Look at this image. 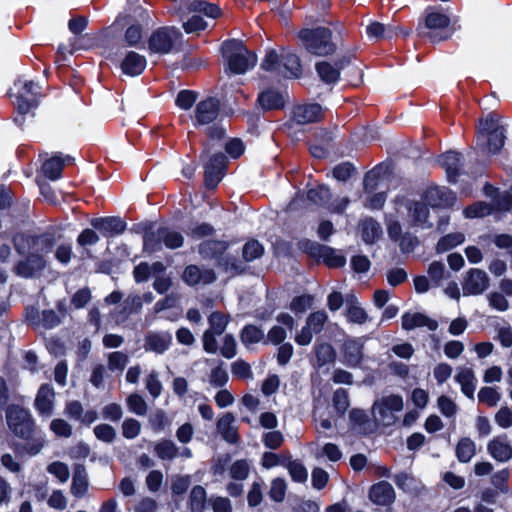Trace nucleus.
Listing matches in <instances>:
<instances>
[{
  "label": "nucleus",
  "instance_id": "f257e3e1",
  "mask_svg": "<svg viewBox=\"0 0 512 512\" xmlns=\"http://www.w3.org/2000/svg\"><path fill=\"white\" fill-rule=\"evenodd\" d=\"M6 421L10 431L24 444L17 447L20 453L35 456L45 445V435L36 427L35 421L28 410L19 405L6 408Z\"/></svg>",
  "mask_w": 512,
  "mask_h": 512
},
{
  "label": "nucleus",
  "instance_id": "f03ea898",
  "mask_svg": "<svg viewBox=\"0 0 512 512\" xmlns=\"http://www.w3.org/2000/svg\"><path fill=\"white\" fill-rule=\"evenodd\" d=\"M261 68L285 78H298L302 73L299 57L283 47L268 49Z\"/></svg>",
  "mask_w": 512,
  "mask_h": 512
},
{
  "label": "nucleus",
  "instance_id": "7ed1b4c3",
  "mask_svg": "<svg viewBox=\"0 0 512 512\" xmlns=\"http://www.w3.org/2000/svg\"><path fill=\"white\" fill-rule=\"evenodd\" d=\"M183 235L170 227L161 226L156 230L145 232L143 248L145 252L155 253L161 251L163 246L168 249H177L183 245Z\"/></svg>",
  "mask_w": 512,
  "mask_h": 512
},
{
  "label": "nucleus",
  "instance_id": "20e7f679",
  "mask_svg": "<svg viewBox=\"0 0 512 512\" xmlns=\"http://www.w3.org/2000/svg\"><path fill=\"white\" fill-rule=\"evenodd\" d=\"M505 138V130L495 116L490 115L480 121L477 145H486L489 153L496 154L504 146Z\"/></svg>",
  "mask_w": 512,
  "mask_h": 512
},
{
  "label": "nucleus",
  "instance_id": "39448f33",
  "mask_svg": "<svg viewBox=\"0 0 512 512\" xmlns=\"http://www.w3.org/2000/svg\"><path fill=\"white\" fill-rule=\"evenodd\" d=\"M404 402L400 395L391 394L376 400L372 406L375 421L385 427L397 423V414L403 410Z\"/></svg>",
  "mask_w": 512,
  "mask_h": 512
},
{
  "label": "nucleus",
  "instance_id": "423d86ee",
  "mask_svg": "<svg viewBox=\"0 0 512 512\" xmlns=\"http://www.w3.org/2000/svg\"><path fill=\"white\" fill-rule=\"evenodd\" d=\"M111 34H72L67 43H61L58 52L65 56L79 50L92 48L106 49L110 43Z\"/></svg>",
  "mask_w": 512,
  "mask_h": 512
},
{
  "label": "nucleus",
  "instance_id": "0eeeda50",
  "mask_svg": "<svg viewBox=\"0 0 512 512\" xmlns=\"http://www.w3.org/2000/svg\"><path fill=\"white\" fill-rule=\"evenodd\" d=\"M14 245L19 254L31 252L33 254L41 255L44 258L45 255L52 251L54 246V236L49 233L39 236H26L20 234L14 237Z\"/></svg>",
  "mask_w": 512,
  "mask_h": 512
},
{
  "label": "nucleus",
  "instance_id": "6e6552de",
  "mask_svg": "<svg viewBox=\"0 0 512 512\" xmlns=\"http://www.w3.org/2000/svg\"><path fill=\"white\" fill-rule=\"evenodd\" d=\"M301 43L306 50L316 56L333 54L337 49V43L331 38V34H300Z\"/></svg>",
  "mask_w": 512,
  "mask_h": 512
},
{
  "label": "nucleus",
  "instance_id": "1a4fd4ad",
  "mask_svg": "<svg viewBox=\"0 0 512 512\" xmlns=\"http://www.w3.org/2000/svg\"><path fill=\"white\" fill-rule=\"evenodd\" d=\"M147 51L150 54L164 55L179 50L181 39L179 34H149Z\"/></svg>",
  "mask_w": 512,
  "mask_h": 512
},
{
  "label": "nucleus",
  "instance_id": "9d476101",
  "mask_svg": "<svg viewBox=\"0 0 512 512\" xmlns=\"http://www.w3.org/2000/svg\"><path fill=\"white\" fill-rule=\"evenodd\" d=\"M220 103L214 97L199 101L194 109L192 121L194 126H206L213 123L219 116Z\"/></svg>",
  "mask_w": 512,
  "mask_h": 512
},
{
  "label": "nucleus",
  "instance_id": "9b49d317",
  "mask_svg": "<svg viewBox=\"0 0 512 512\" xmlns=\"http://www.w3.org/2000/svg\"><path fill=\"white\" fill-rule=\"evenodd\" d=\"M305 250L313 257L323 260L329 267H342L346 263L343 255L337 253L333 248L317 242H307Z\"/></svg>",
  "mask_w": 512,
  "mask_h": 512
},
{
  "label": "nucleus",
  "instance_id": "f8f14e48",
  "mask_svg": "<svg viewBox=\"0 0 512 512\" xmlns=\"http://www.w3.org/2000/svg\"><path fill=\"white\" fill-rule=\"evenodd\" d=\"M489 286V278L485 271L472 268L466 272L462 282L464 296L482 294Z\"/></svg>",
  "mask_w": 512,
  "mask_h": 512
},
{
  "label": "nucleus",
  "instance_id": "ddd939ff",
  "mask_svg": "<svg viewBox=\"0 0 512 512\" xmlns=\"http://www.w3.org/2000/svg\"><path fill=\"white\" fill-rule=\"evenodd\" d=\"M350 58L343 57L334 64L328 61H320L315 64V70L320 80L327 85H334L340 79V71L347 64H349Z\"/></svg>",
  "mask_w": 512,
  "mask_h": 512
},
{
  "label": "nucleus",
  "instance_id": "4468645a",
  "mask_svg": "<svg viewBox=\"0 0 512 512\" xmlns=\"http://www.w3.org/2000/svg\"><path fill=\"white\" fill-rule=\"evenodd\" d=\"M39 94V86L36 83L25 82L15 96L18 112L22 115L28 113L32 107L36 106Z\"/></svg>",
  "mask_w": 512,
  "mask_h": 512
},
{
  "label": "nucleus",
  "instance_id": "2eb2a0df",
  "mask_svg": "<svg viewBox=\"0 0 512 512\" xmlns=\"http://www.w3.org/2000/svg\"><path fill=\"white\" fill-rule=\"evenodd\" d=\"M226 164V156L214 154L205 165V185L212 189L221 181Z\"/></svg>",
  "mask_w": 512,
  "mask_h": 512
},
{
  "label": "nucleus",
  "instance_id": "dca6fc26",
  "mask_svg": "<svg viewBox=\"0 0 512 512\" xmlns=\"http://www.w3.org/2000/svg\"><path fill=\"white\" fill-rule=\"evenodd\" d=\"M27 258L17 263L15 272L23 278H30L41 272L46 265L45 259L38 254L26 252Z\"/></svg>",
  "mask_w": 512,
  "mask_h": 512
},
{
  "label": "nucleus",
  "instance_id": "f3484780",
  "mask_svg": "<svg viewBox=\"0 0 512 512\" xmlns=\"http://www.w3.org/2000/svg\"><path fill=\"white\" fill-rule=\"evenodd\" d=\"M425 26L428 29L437 30L448 28L450 30H460L461 25L456 19L451 20L450 17L441 11L433 8L426 9Z\"/></svg>",
  "mask_w": 512,
  "mask_h": 512
},
{
  "label": "nucleus",
  "instance_id": "a211bd4d",
  "mask_svg": "<svg viewBox=\"0 0 512 512\" xmlns=\"http://www.w3.org/2000/svg\"><path fill=\"white\" fill-rule=\"evenodd\" d=\"M489 455L498 462L505 463L512 459V445L506 435H499L487 444Z\"/></svg>",
  "mask_w": 512,
  "mask_h": 512
},
{
  "label": "nucleus",
  "instance_id": "6ab92c4d",
  "mask_svg": "<svg viewBox=\"0 0 512 512\" xmlns=\"http://www.w3.org/2000/svg\"><path fill=\"white\" fill-rule=\"evenodd\" d=\"M396 498L393 486L387 481L373 484L369 489V499L376 505L389 506Z\"/></svg>",
  "mask_w": 512,
  "mask_h": 512
},
{
  "label": "nucleus",
  "instance_id": "aec40b11",
  "mask_svg": "<svg viewBox=\"0 0 512 512\" xmlns=\"http://www.w3.org/2000/svg\"><path fill=\"white\" fill-rule=\"evenodd\" d=\"M322 115V107L317 103L301 104L293 110V120L299 125L319 121Z\"/></svg>",
  "mask_w": 512,
  "mask_h": 512
},
{
  "label": "nucleus",
  "instance_id": "412c9836",
  "mask_svg": "<svg viewBox=\"0 0 512 512\" xmlns=\"http://www.w3.org/2000/svg\"><path fill=\"white\" fill-rule=\"evenodd\" d=\"M172 344V335L169 332H149L144 339L145 351L163 354Z\"/></svg>",
  "mask_w": 512,
  "mask_h": 512
},
{
  "label": "nucleus",
  "instance_id": "4be33fe9",
  "mask_svg": "<svg viewBox=\"0 0 512 512\" xmlns=\"http://www.w3.org/2000/svg\"><path fill=\"white\" fill-rule=\"evenodd\" d=\"M182 279L186 284L194 286L213 283L216 275L212 269H200L196 265H189L185 268Z\"/></svg>",
  "mask_w": 512,
  "mask_h": 512
},
{
  "label": "nucleus",
  "instance_id": "5701e85b",
  "mask_svg": "<svg viewBox=\"0 0 512 512\" xmlns=\"http://www.w3.org/2000/svg\"><path fill=\"white\" fill-rule=\"evenodd\" d=\"M257 56L247 48L244 53L238 54L227 61L226 71L232 74H244L255 66Z\"/></svg>",
  "mask_w": 512,
  "mask_h": 512
},
{
  "label": "nucleus",
  "instance_id": "b1692460",
  "mask_svg": "<svg viewBox=\"0 0 512 512\" xmlns=\"http://www.w3.org/2000/svg\"><path fill=\"white\" fill-rule=\"evenodd\" d=\"M363 360V342L349 339L343 345V363L349 367H358Z\"/></svg>",
  "mask_w": 512,
  "mask_h": 512
},
{
  "label": "nucleus",
  "instance_id": "393cba45",
  "mask_svg": "<svg viewBox=\"0 0 512 512\" xmlns=\"http://www.w3.org/2000/svg\"><path fill=\"white\" fill-rule=\"evenodd\" d=\"M420 327H427L428 330L435 331L438 328V322L418 312L404 313L402 315V328L404 330L410 331Z\"/></svg>",
  "mask_w": 512,
  "mask_h": 512
},
{
  "label": "nucleus",
  "instance_id": "a878e982",
  "mask_svg": "<svg viewBox=\"0 0 512 512\" xmlns=\"http://www.w3.org/2000/svg\"><path fill=\"white\" fill-rule=\"evenodd\" d=\"M427 203L432 207H446L454 204L456 197L445 187H431L425 193Z\"/></svg>",
  "mask_w": 512,
  "mask_h": 512
},
{
  "label": "nucleus",
  "instance_id": "bb28decb",
  "mask_svg": "<svg viewBox=\"0 0 512 512\" xmlns=\"http://www.w3.org/2000/svg\"><path fill=\"white\" fill-rule=\"evenodd\" d=\"M91 225L109 236L121 234L126 228V223L120 217L96 218L91 221Z\"/></svg>",
  "mask_w": 512,
  "mask_h": 512
},
{
  "label": "nucleus",
  "instance_id": "cd10ccee",
  "mask_svg": "<svg viewBox=\"0 0 512 512\" xmlns=\"http://www.w3.org/2000/svg\"><path fill=\"white\" fill-rule=\"evenodd\" d=\"M89 490L88 474L85 467L81 464H77L74 467L72 483H71V494L75 498H83L86 496Z\"/></svg>",
  "mask_w": 512,
  "mask_h": 512
},
{
  "label": "nucleus",
  "instance_id": "c85d7f7f",
  "mask_svg": "<svg viewBox=\"0 0 512 512\" xmlns=\"http://www.w3.org/2000/svg\"><path fill=\"white\" fill-rule=\"evenodd\" d=\"M234 422V415L227 412L218 419L216 425L218 433L230 444H235L239 440L238 431Z\"/></svg>",
  "mask_w": 512,
  "mask_h": 512
},
{
  "label": "nucleus",
  "instance_id": "c756f323",
  "mask_svg": "<svg viewBox=\"0 0 512 512\" xmlns=\"http://www.w3.org/2000/svg\"><path fill=\"white\" fill-rule=\"evenodd\" d=\"M146 58L134 51H130L126 54L123 61L121 62V70L128 76H138L146 68Z\"/></svg>",
  "mask_w": 512,
  "mask_h": 512
},
{
  "label": "nucleus",
  "instance_id": "7c9ffc66",
  "mask_svg": "<svg viewBox=\"0 0 512 512\" xmlns=\"http://www.w3.org/2000/svg\"><path fill=\"white\" fill-rule=\"evenodd\" d=\"M455 381L460 385L462 393L470 398H474L477 379L474 371L469 367H458Z\"/></svg>",
  "mask_w": 512,
  "mask_h": 512
},
{
  "label": "nucleus",
  "instance_id": "2f4dec72",
  "mask_svg": "<svg viewBox=\"0 0 512 512\" xmlns=\"http://www.w3.org/2000/svg\"><path fill=\"white\" fill-rule=\"evenodd\" d=\"M54 390L52 386L43 384L36 395L35 407L40 415L50 416L53 410Z\"/></svg>",
  "mask_w": 512,
  "mask_h": 512
},
{
  "label": "nucleus",
  "instance_id": "473e14b6",
  "mask_svg": "<svg viewBox=\"0 0 512 512\" xmlns=\"http://www.w3.org/2000/svg\"><path fill=\"white\" fill-rule=\"evenodd\" d=\"M257 101L264 110L281 109L285 106V95L274 89H266L258 95Z\"/></svg>",
  "mask_w": 512,
  "mask_h": 512
},
{
  "label": "nucleus",
  "instance_id": "72a5a7b5",
  "mask_svg": "<svg viewBox=\"0 0 512 512\" xmlns=\"http://www.w3.org/2000/svg\"><path fill=\"white\" fill-rule=\"evenodd\" d=\"M408 216L413 226L420 228H429L432 226V224L428 222L429 209L425 203L413 202L409 206Z\"/></svg>",
  "mask_w": 512,
  "mask_h": 512
},
{
  "label": "nucleus",
  "instance_id": "f704fd0d",
  "mask_svg": "<svg viewBox=\"0 0 512 512\" xmlns=\"http://www.w3.org/2000/svg\"><path fill=\"white\" fill-rule=\"evenodd\" d=\"M461 154L455 151H448L444 153L440 162L441 165L445 168L447 178L449 182H455L456 177L459 174V169L461 167Z\"/></svg>",
  "mask_w": 512,
  "mask_h": 512
},
{
  "label": "nucleus",
  "instance_id": "c9c22d12",
  "mask_svg": "<svg viewBox=\"0 0 512 512\" xmlns=\"http://www.w3.org/2000/svg\"><path fill=\"white\" fill-rule=\"evenodd\" d=\"M141 308V297L138 295H130L124 300L122 304V310L119 312H114V318L117 323H122L128 318L129 315L139 312Z\"/></svg>",
  "mask_w": 512,
  "mask_h": 512
},
{
  "label": "nucleus",
  "instance_id": "e433bc0d",
  "mask_svg": "<svg viewBox=\"0 0 512 512\" xmlns=\"http://www.w3.org/2000/svg\"><path fill=\"white\" fill-rule=\"evenodd\" d=\"M149 16H143V21H145L144 25L136 24L133 22L132 18L130 16L124 15L119 16L116 21L113 23V27L116 31L118 30H126L125 32H141L142 30H149L152 29L153 26L149 25L148 21Z\"/></svg>",
  "mask_w": 512,
  "mask_h": 512
},
{
  "label": "nucleus",
  "instance_id": "4c0bfd02",
  "mask_svg": "<svg viewBox=\"0 0 512 512\" xmlns=\"http://www.w3.org/2000/svg\"><path fill=\"white\" fill-rule=\"evenodd\" d=\"M455 454L459 462H470L476 454L475 442L468 437L461 438L456 445Z\"/></svg>",
  "mask_w": 512,
  "mask_h": 512
},
{
  "label": "nucleus",
  "instance_id": "58836bf2",
  "mask_svg": "<svg viewBox=\"0 0 512 512\" xmlns=\"http://www.w3.org/2000/svg\"><path fill=\"white\" fill-rule=\"evenodd\" d=\"M362 239L367 244L374 243L382 235L380 224L372 218H365L361 222Z\"/></svg>",
  "mask_w": 512,
  "mask_h": 512
},
{
  "label": "nucleus",
  "instance_id": "ea45409f",
  "mask_svg": "<svg viewBox=\"0 0 512 512\" xmlns=\"http://www.w3.org/2000/svg\"><path fill=\"white\" fill-rule=\"evenodd\" d=\"M228 245L224 241L209 240L204 241L199 245V254L206 259L216 258L221 255Z\"/></svg>",
  "mask_w": 512,
  "mask_h": 512
},
{
  "label": "nucleus",
  "instance_id": "a19ab883",
  "mask_svg": "<svg viewBox=\"0 0 512 512\" xmlns=\"http://www.w3.org/2000/svg\"><path fill=\"white\" fill-rule=\"evenodd\" d=\"M65 159L60 156L52 157L46 160L42 165L43 174L52 181L61 177Z\"/></svg>",
  "mask_w": 512,
  "mask_h": 512
},
{
  "label": "nucleus",
  "instance_id": "79ce46f5",
  "mask_svg": "<svg viewBox=\"0 0 512 512\" xmlns=\"http://www.w3.org/2000/svg\"><path fill=\"white\" fill-rule=\"evenodd\" d=\"M154 452L161 460H173L179 455V448L171 440H161L155 447Z\"/></svg>",
  "mask_w": 512,
  "mask_h": 512
},
{
  "label": "nucleus",
  "instance_id": "37998d69",
  "mask_svg": "<svg viewBox=\"0 0 512 512\" xmlns=\"http://www.w3.org/2000/svg\"><path fill=\"white\" fill-rule=\"evenodd\" d=\"M240 339L243 345L248 347L251 344L259 343L264 339V332L255 325H246L241 330Z\"/></svg>",
  "mask_w": 512,
  "mask_h": 512
},
{
  "label": "nucleus",
  "instance_id": "c03bdc74",
  "mask_svg": "<svg viewBox=\"0 0 512 512\" xmlns=\"http://www.w3.org/2000/svg\"><path fill=\"white\" fill-rule=\"evenodd\" d=\"M306 198L314 205L325 206L331 198V192L328 187L322 185L309 189Z\"/></svg>",
  "mask_w": 512,
  "mask_h": 512
},
{
  "label": "nucleus",
  "instance_id": "a18cd8bd",
  "mask_svg": "<svg viewBox=\"0 0 512 512\" xmlns=\"http://www.w3.org/2000/svg\"><path fill=\"white\" fill-rule=\"evenodd\" d=\"M464 240L465 236L460 232L447 234L438 241L436 250L438 253L447 252L453 249L454 247L462 244Z\"/></svg>",
  "mask_w": 512,
  "mask_h": 512
},
{
  "label": "nucleus",
  "instance_id": "49530a36",
  "mask_svg": "<svg viewBox=\"0 0 512 512\" xmlns=\"http://www.w3.org/2000/svg\"><path fill=\"white\" fill-rule=\"evenodd\" d=\"M228 380V372L224 367V363L220 361L219 364L214 367L208 375L209 384L214 388H222L227 384Z\"/></svg>",
  "mask_w": 512,
  "mask_h": 512
},
{
  "label": "nucleus",
  "instance_id": "de8ad7c7",
  "mask_svg": "<svg viewBox=\"0 0 512 512\" xmlns=\"http://www.w3.org/2000/svg\"><path fill=\"white\" fill-rule=\"evenodd\" d=\"M246 47L243 42L237 39H229L223 42L221 46V53L225 61H229L238 54L244 53Z\"/></svg>",
  "mask_w": 512,
  "mask_h": 512
},
{
  "label": "nucleus",
  "instance_id": "09e8293b",
  "mask_svg": "<svg viewBox=\"0 0 512 512\" xmlns=\"http://www.w3.org/2000/svg\"><path fill=\"white\" fill-rule=\"evenodd\" d=\"M479 402L489 406H496L501 400V393L495 387L485 386L482 387L478 392Z\"/></svg>",
  "mask_w": 512,
  "mask_h": 512
},
{
  "label": "nucleus",
  "instance_id": "8fccbe9b",
  "mask_svg": "<svg viewBox=\"0 0 512 512\" xmlns=\"http://www.w3.org/2000/svg\"><path fill=\"white\" fill-rule=\"evenodd\" d=\"M206 503V491L200 486H194L190 493V508L192 512H202Z\"/></svg>",
  "mask_w": 512,
  "mask_h": 512
},
{
  "label": "nucleus",
  "instance_id": "3c124183",
  "mask_svg": "<svg viewBox=\"0 0 512 512\" xmlns=\"http://www.w3.org/2000/svg\"><path fill=\"white\" fill-rule=\"evenodd\" d=\"M347 318L349 321L357 324H363L368 319L366 311L358 305L354 296L351 297L347 308Z\"/></svg>",
  "mask_w": 512,
  "mask_h": 512
},
{
  "label": "nucleus",
  "instance_id": "603ef678",
  "mask_svg": "<svg viewBox=\"0 0 512 512\" xmlns=\"http://www.w3.org/2000/svg\"><path fill=\"white\" fill-rule=\"evenodd\" d=\"M46 470L49 474L53 475L61 484L66 483L70 477L68 465L61 461L51 462L46 467Z\"/></svg>",
  "mask_w": 512,
  "mask_h": 512
},
{
  "label": "nucleus",
  "instance_id": "864d4df0",
  "mask_svg": "<svg viewBox=\"0 0 512 512\" xmlns=\"http://www.w3.org/2000/svg\"><path fill=\"white\" fill-rule=\"evenodd\" d=\"M208 323L209 331H213L217 335H221L229 323V317L219 311H216L209 316Z\"/></svg>",
  "mask_w": 512,
  "mask_h": 512
},
{
  "label": "nucleus",
  "instance_id": "5fc2aeb1",
  "mask_svg": "<svg viewBox=\"0 0 512 512\" xmlns=\"http://www.w3.org/2000/svg\"><path fill=\"white\" fill-rule=\"evenodd\" d=\"M145 387L149 394L155 399L158 398L163 390V385L159 379V373L155 370L150 371L144 378Z\"/></svg>",
  "mask_w": 512,
  "mask_h": 512
},
{
  "label": "nucleus",
  "instance_id": "6e6d98bb",
  "mask_svg": "<svg viewBox=\"0 0 512 512\" xmlns=\"http://www.w3.org/2000/svg\"><path fill=\"white\" fill-rule=\"evenodd\" d=\"M349 419L353 426L357 428L360 432L367 433L370 422L368 419V415L364 410L361 409H353L349 413Z\"/></svg>",
  "mask_w": 512,
  "mask_h": 512
},
{
  "label": "nucleus",
  "instance_id": "4d7b16f0",
  "mask_svg": "<svg viewBox=\"0 0 512 512\" xmlns=\"http://www.w3.org/2000/svg\"><path fill=\"white\" fill-rule=\"evenodd\" d=\"M107 360H108V369L110 371L122 372L129 361V357L127 354H125L123 352L116 351V352L109 353L107 356Z\"/></svg>",
  "mask_w": 512,
  "mask_h": 512
},
{
  "label": "nucleus",
  "instance_id": "13d9d810",
  "mask_svg": "<svg viewBox=\"0 0 512 512\" xmlns=\"http://www.w3.org/2000/svg\"><path fill=\"white\" fill-rule=\"evenodd\" d=\"M186 32H199L206 29H212L214 26L201 15L195 14L187 22L183 23Z\"/></svg>",
  "mask_w": 512,
  "mask_h": 512
},
{
  "label": "nucleus",
  "instance_id": "bf43d9fd",
  "mask_svg": "<svg viewBox=\"0 0 512 512\" xmlns=\"http://www.w3.org/2000/svg\"><path fill=\"white\" fill-rule=\"evenodd\" d=\"M332 402L334 409L343 415L350 405L348 391L343 388L337 389L333 394Z\"/></svg>",
  "mask_w": 512,
  "mask_h": 512
},
{
  "label": "nucleus",
  "instance_id": "052dcab7",
  "mask_svg": "<svg viewBox=\"0 0 512 512\" xmlns=\"http://www.w3.org/2000/svg\"><path fill=\"white\" fill-rule=\"evenodd\" d=\"M286 467L293 481L303 483L307 480V470L299 460L289 461Z\"/></svg>",
  "mask_w": 512,
  "mask_h": 512
},
{
  "label": "nucleus",
  "instance_id": "680f3d73",
  "mask_svg": "<svg viewBox=\"0 0 512 512\" xmlns=\"http://www.w3.org/2000/svg\"><path fill=\"white\" fill-rule=\"evenodd\" d=\"M250 471V465L246 460L235 461L229 469L230 477L236 481L245 480Z\"/></svg>",
  "mask_w": 512,
  "mask_h": 512
},
{
  "label": "nucleus",
  "instance_id": "e2e57ef3",
  "mask_svg": "<svg viewBox=\"0 0 512 512\" xmlns=\"http://www.w3.org/2000/svg\"><path fill=\"white\" fill-rule=\"evenodd\" d=\"M287 490L286 481L283 478H275L271 482L269 497L275 502H282Z\"/></svg>",
  "mask_w": 512,
  "mask_h": 512
},
{
  "label": "nucleus",
  "instance_id": "0e129e2a",
  "mask_svg": "<svg viewBox=\"0 0 512 512\" xmlns=\"http://www.w3.org/2000/svg\"><path fill=\"white\" fill-rule=\"evenodd\" d=\"M264 248L263 246L256 240H252L247 242L243 247V258L245 261L250 262L253 261L263 255Z\"/></svg>",
  "mask_w": 512,
  "mask_h": 512
},
{
  "label": "nucleus",
  "instance_id": "69168bd1",
  "mask_svg": "<svg viewBox=\"0 0 512 512\" xmlns=\"http://www.w3.org/2000/svg\"><path fill=\"white\" fill-rule=\"evenodd\" d=\"M127 406L130 412L136 415L143 416L147 413V404L142 396L138 394H131L127 398Z\"/></svg>",
  "mask_w": 512,
  "mask_h": 512
},
{
  "label": "nucleus",
  "instance_id": "338daca9",
  "mask_svg": "<svg viewBox=\"0 0 512 512\" xmlns=\"http://www.w3.org/2000/svg\"><path fill=\"white\" fill-rule=\"evenodd\" d=\"M327 318L328 316L325 311H316L308 316L306 319V324L313 330L315 334H318L322 331Z\"/></svg>",
  "mask_w": 512,
  "mask_h": 512
},
{
  "label": "nucleus",
  "instance_id": "774afa93",
  "mask_svg": "<svg viewBox=\"0 0 512 512\" xmlns=\"http://www.w3.org/2000/svg\"><path fill=\"white\" fill-rule=\"evenodd\" d=\"M495 423L502 429L512 427V408L502 406L494 416Z\"/></svg>",
  "mask_w": 512,
  "mask_h": 512
}]
</instances>
